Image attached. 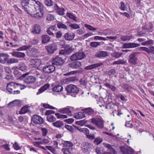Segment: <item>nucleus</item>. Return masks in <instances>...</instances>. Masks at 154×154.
<instances>
[{
    "mask_svg": "<svg viewBox=\"0 0 154 154\" xmlns=\"http://www.w3.org/2000/svg\"><path fill=\"white\" fill-rule=\"evenodd\" d=\"M57 26L59 29L62 28L64 29H67V26L65 24L62 23L61 22H59L57 24Z\"/></svg>",
    "mask_w": 154,
    "mask_h": 154,
    "instance_id": "nucleus-43",
    "label": "nucleus"
},
{
    "mask_svg": "<svg viewBox=\"0 0 154 154\" xmlns=\"http://www.w3.org/2000/svg\"><path fill=\"white\" fill-rule=\"evenodd\" d=\"M63 36L66 40L72 41L74 39L75 35L73 33L68 32L66 33Z\"/></svg>",
    "mask_w": 154,
    "mask_h": 154,
    "instance_id": "nucleus-13",
    "label": "nucleus"
},
{
    "mask_svg": "<svg viewBox=\"0 0 154 154\" xmlns=\"http://www.w3.org/2000/svg\"><path fill=\"white\" fill-rule=\"evenodd\" d=\"M21 106V103L20 101L19 100H15L12 101L8 104V106L10 107L16 106L20 107Z\"/></svg>",
    "mask_w": 154,
    "mask_h": 154,
    "instance_id": "nucleus-15",
    "label": "nucleus"
},
{
    "mask_svg": "<svg viewBox=\"0 0 154 154\" xmlns=\"http://www.w3.org/2000/svg\"><path fill=\"white\" fill-rule=\"evenodd\" d=\"M62 144L63 145V147H72L73 146V143L69 141H64Z\"/></svg>",
    "mask_w": 154,
    "mask_h": 154,
    "instance_id": "nucleus-34",
    "label": "nucleus"
},
{
    "mask_svg": "<svg viewBox=\"0 0 154 154\" xmlns=\"http://www.w3.org/2000/svg\"><path fill=\"white\" fill-rule=\"evenodd\" d=\"M30 7L29 9L28 10L27 12V13L29 14L30 15L32 14L35 12V11L37 10V8H39L38 7H36V5L34 4L30 6Z\"/></svg>",
    "mask_w": 154,
    "mask_h": 154,
    "instance_id": "nucleus-18",
    "label": "nucleus"
},
{
    "mask_svg": "<svg viewBox=\"0 0 154 154\" xmlns=\"http://www.w3.org/2000/svg\"><path fill=\"white\" fill-rule=\"evenodd\" d=\"M30 64L32 67H36L39 66L41 63V60L38 59H34L29 60Z\"/></svg>",
    "mask_w": 154,
    "mask_h": 154,
    "instance_id": "nucleus-11",
    "label": "nucleus"
},
{
    "mask_svg": "<svg viewBox=\"0 0 154 154\" xmlns=\"http://www.w3.org/2000/svg\"><path fill=\"white\" fill-rule=\"evenodd\" d=\"M12 55L14 57L18 58H23L25 56V54L24 53L21 52H13Z\"/></svg>",
    "mask_w": 154,
    "mask_h": 154,
    "instance_id": "nucleus-27",
    "label": "nucleus"
},
{
    "mask_svg": "<svg viewBox=\"0 0 154 154\" xmlns=\"http://www.w3.org/2000/svg\"><path fill=\"white\" fill-rule=\"evenodd\" d=\"M131 38V36L128 35L122 36L121 37V40L123 41L129 40Z\"/></svg>",
    "mask_w": 154,
    "mask_h": 154,
    "instance_id": "nucleus-44",
    "label": "nucleus"
},
{
    "mask_svg": "<svg viewBox=\"0 0 154 154\" xmlns=\"http://www.w3.org/2000/svg\"><path fill=\"white\" fill-rule=\"evenodd\" d=\"M85 27L90 31H94L97 29V28H95L89 25L86 24L85 25Z\"/></svg>",
    "mask_w": 154,
    "mask_h": 154,
    "instance_id": "nucleus-52",
    "label": "nucleus"
},
{
    "mask_svg": "<svg viewBox=\"0 0 154 154\" xmlns=\"http://www.w3.org/2000/svg\"><path fill=\"white\" fill-rule=\"evenodd\" d=\"M47 119L48 121L50 122H53L56 120V118L52 115L48 116L47 117Z\"/></svg>",
    "mask_w": 154,
    "mask_h": 154,
    "instance_id": "nucleus-40",
    "label": "nucleus"
},
{
    "mask_svg": "<svg viewBox=\"0 0 154 154\" xmlns=\"http://www.w3.org/2000/svg\"><path fill=\"white\" fill-rule=\"evenodd\" d=\"M153 27V25L151 23H149L147 24H146L143 27L144 29L146 30H149L152 29Z\"/></svg>",
    "mask_w": 154,
    "mask_h": 154,
    "instance_id": "nucleus-41",
    "label": "nucleus"
},
{
    "mask_svg": "<svg viewBox=\"0 0 154 154\" xmlns=\"http://www.w3.org/2000/svg\"><path fill=\"white\" fill-rule=\"evenodd\" d=\"M93 147L92 144L87 142H83L81 145L82 151L83 153L86 154H89L90 152L91 149Z\"/></svg>",
    "mask_w": 154,
    "mask_h": 154,
    "instance_id": "nucleus-2",
    "label": "nucleus"
},
{
    "mask_svg": "<svg viewBox=\"0 0 154 154\" xmlns=\"http://www.w3.org/2000/svg\"><path fill=\"white\" fill-rule=\"evenodd\" d=\"M140 46V45L134 43H130L124 44L123 47L124 48H134Z\"/></svg>",
    "mask_w": 154,
    "mask_h": 154,
    "instance_id": "nucleus-19",
    "label": "nucleus"
},
{
    "mask_svg": "<svg viewBox=\"0 0 154 154\" xmlns=\"http://www.w3.org/2000/svg\"><path fill=\"white\" fill-rule=\"evenodd\" d=\"M104 146L106 148H108L109 150L113 154H116V152L115 150L114 149L112 145L111 146L109 144L106 143H103Z\"/></svg>",
    "mask_w": 154,
    "mask_h": 154,
    "instance_id": "nucleus-23",
    "label": "nucleus"
},
{
    "mask_svg": "<svg viewBox=\"0 0 154 154\" xmlns=\"http://www.w3.org/2000/svg\"><path fill=\"white\" fill-rule=\"evenodd\" d=\"M29 111L28 108L25 106L21 108V110L19 111V113L20 114H24L28 112Z\"/></svg>",
    "mask_w": 154,
    "mask_h": 154,
    "instance_id": "nucleus-38",
    "label": "nucleus"
},
{
    "mask_svg": "<svg viewBox=\"0 0 154 154\" xmlns=\"http://www.w3.org/2000/svg\"><path fill=\"white\" fill-rule=\"evenodd\" d=\"M95 56L97 57H105L108 56V53L104 51H100L95 54Z\"/></svg>",
    "mask_w": 154,
    "mask_h": 154,
    "instance_id": "nucleus-22",
    "label": "nucleus"
},
{
    "mask_svg": "<svg viewBox=\"0 0 154 154\" xmlns=\"http://www.w3.org/2000/svg\"><path fill=\"white\" fill-rule=\"evenodd\" d=\"M8 55L6 54H0V63H5L6 62L7 63V60H8Z\"/></svg>",
    "mask_w": 154,
    "mask_h": 154,
    "instance_id": "nucleus-17",
    "label": "nucleus"
},
{
    "mask_svg": "<svg viewBox=\"0 0 154 154\" xmlns=\"http://www.w3.org/2000/svg\"><path fill=\"white\" fill-rule=\"evenodd\" d=\"M46 19L49 21H52L54 20V17L53 15L50 14H48L47 15Z\"/></svg>",
    "mask_w": 154,
    "mask_h": 154,
    "instance_id": "nucleus-53",
    "label": "nucleus"
},
{
    "mask_svg": "<svg viewBox=\"0 0 154 154\" xmlns=\"http://www.w3.org/2000/svg\"><path fill=\"white\" fill-rule=\"evenodd\" d=\"M116 71L115 69H112L110 70L107 71L106 72V74L109 76H111L114 75L116 74Z\"/></svg>",
    "mask_w": 154,
    "mask_h": 154,
    "instance_id": "nucleus-47",
    "label": "nucleus"
},
{
    "mask_svg": "<svg viewBox=\"0 0 154 154\" xmlns=\"http://www.w3.org/2000/svg\"><path fill=\"white\" fill-rule=\"evenodd\" d=\"M61 150L64 154L71 153L69 150L68 148H63L61 149Z\"/></svg>",
    "mask_w": 154,
    "mask_h": 154,
    "instance_id": "nucleus-56",
    "label": "nucleus"
},
{
    "mask_svg": "<svg viewBox=\"0 0 154 154\" xmlns=\"http://www.w3.org/2000/svg\"><path fill=\"white\" fill-rule=\"evenodd\" d=\"M80 131L85 133L86 136L87 135H88L89 133V130L86 128H82V129H80Z\"/></svg>",
    "mask_w": 154,
    "mask_h": 154,
    "instance_id": "nucleus-57",
    "label": "nucleus"
},
{
    "mask_svg": "<svg viewBox=\"0 0 154 154\" xmlns=\"http://www.w3.org/2000/svg\"><path fill=\"white\" fill-rule=\"evenodd\" d=\"M66 15L70 18L73 20L75 21H77V20H76V17L71 13H67Z\"/></svg>",
    "mask_w": 154,
    "mask_h": 154,
    "instance_id": "nucleus-55",
    "label": "nucleus"
},
{
    "mask_svg": "<svg viewBox=\"0 0 154 154\" xmlns=\"http://www.w3.org/2000/svg\"><path fill=\"white\" fill-rule=\"evenodd\" d=\"M50 86L49 84H46L40 88L37 93V94L38 95L46 90Z\"/></svg>",
    "mask_w": 154,
    "mask_h": 154,
    "instance_id": "nucleus-25",
    "label": "nucleus"
},
{
    "mask_svg": "<svg viewBox=\"0 0 154 154\" xmlns=\"http://www.w3.org/2000/svg\"><path fill=\"white\" fill-rule=\"evenodd\" d=\"M32 15L34 17L38 18L42 17L43 16V14L40 11H39V12H37L35 14H32Z\"/></svg>",
    "mask_w": 154,
    "mask_h": 154,
    "instance_id": "nucleus-39",
    "label": "nucleus"
},
{
    "mask_svg": "<svg viewBox=\"0 0 154 154\" xmlns=\"http://www.w3.org/2000/svg\"><path fill=\"white\" fill-rule=\"evenodd\" d=\"M43 144L42 140L38 142H35L33 143V145L37 147L41 146L40 144Z\"/></svg>",
    "mask_w": 154,
    "mask_h": 154,
    "instance_id": "nucleus-63",
    "label": "nucleus"
},
{
    "mask_svg": "<svg viewBox=\"0 0 154 154\" xmlns=\"http://www.w3.org/2000/svg\"><path fill=\"white\" fill-rule=\"evenodd\" d=\"M42 42L45 44L49 42L50 39V38L47 35H43L42 36Z\"/></svg>",
    "mask_w": 154,
    "mask_h": 154,
    "instance_id": "nucleus-30",
    "label": "nucleus"
},
{
    "mask_svg": "<svg viewBox=\"0 0 154 154\" xmlns=\"http://www.w3.org/2000/svg\"><path fill=\"white\" fill-rule=\"evenodd\" d=\"M84 112L88 115H91L94 113V109L91 108H88L84 109Z\"/></svg>",
    "mask_w": 154,
    "mask_h": 154,
    "instance_id": "nucleus-32",
    "label": "nucleus"
},
{
    "mask_svg": "<svg viewBox=\"0 0 154 154\" xmlns=\"http://www.w3.org/2000/svg\"><path fill=\"white\" fill-rule=\"evenodd\" d=\"M36 81L35 78L32 76L26 77L24 80V82L27 84H30L35 82Z\"/></svg>",
    "mask_w": 154,
    "mask_h": 154,
    "instance_id": "nucleus-16",
    "label": "nucleus"
},
{
    "mask_svg": "<svg viewBox=\"0 0 154 154\" xmlns=\"http://www.w3.org/2000/svg\"><path fill=\"white\" fill-rule=\"evenodd\" d=\"M41 31L40 26L38 24H35L34 25L33 29L32 32V33L36 34H39Z\"/></svg>",
    "mask_w": 154,
    "mask_h": 154,
    "instance_id": "nucleus-26",
    "label": "nucleus"
},
{
    "mask_svg": "<svg viewBox=\"0 0 154 154\" xmlns=\"http://www.w3.org/2000/svg\"><path fill=\"white\" fill-rule=\"evenodd\" d=\"M75 117L77 119H82L85 117L84 112H79L75 114Z\"/></svg>",
    "mask_w": 154,
    "mask_h": 154,
    "instance_id": "nucleus-28",
    "label": "nucleus"
},
{
    "mask_svg": "<svg viewBox=\"0 0 154 154\" xmlns=\"http://www.w3.org/2000/svg\"><path fill=\"white\" fill-rule=\"evenodd\" d=\"M65 127L66 128L67 130L71 132L73 131L74 129L71 126L66 125H65Z\"/></svg>",
    "mask_w": 154,
    "mask_h": 154,
    "instance_id": "nucleus-64",
    "label": "nucleus"
},
{
    "mask_svg": "<svg viewBox=\"0 0 154 154\" xmlns=\"http://www.w3.org/2000/svg\"><path fill=\"white\" fill-rule=\"evenodd\" d=\"M15 89H20L22 90L25 89L26 86L24 85L20 84L19 83L15 82Z\"/></svg>",
    "mask_w": 154,
    "mask_h": 154,
    "instance_id": "nucleus-31",
    "label": "nucleus"
},
{
    "mask_svg": "<svg viewBox=\"0 0 154 154\" xmlns=\"http://www.w3.org/2000/svg\"><path fill=\"white\" fill-rule=\"evenodd\" d=\"M54 9L56 12L59 15H63L64 14L65 10L63 8H60L57 5H56L54 7Z\"/></svg>",
    "mask_w": 154,
    "mask_h": 154,
    "instance_id": "nucleus-20",
    "label": "nucleus"
},
{
    "mask_svg": "<svg viewBox=\"0 0 154 154\" xmlns=\"http://www.w3.org/2000/svg\"><path fill=\"white\" fill-rule=\"evenodd\" d=\"M67 92L69 93H78L79 89L76 86L73 85H69L66 88Z\"/></svg>",
    "mask_w": 154,
    "mask_h": 154,
    "instance_id": "nucleus-9",
    "label": "nucleus"
},
{
    "mask_svg": "<svg viewBox=\"0 0 154 154\" xmlns=\"http://www.w3.org/2000/svg\"><path fill=\"white\" fill-rule=\"evenodd\" d=\"M104 85L109 88H110L112 91H115L116 90V88L112 85L109 84L108 83H106L104 84Z\"/></svg>",
    "mask_w": 154,
    "mask_h": 154,
    "instance_id": "nucleus-49",
    "label": "nucleus"
},
{
    "mask_svg": "<svg viewBox=\"0 0 154 154\" xmlns=\"http://www.w3.org/2000/svg\"><path fill=\"white\" fill-rule=\"evenodd\" d=\"M103 64L102 63H95L85 67V69L86 70L91 69L99 67Z\"/></svg>",
    "mask_w": 154,
    "mask_h": 154,
    "instance_id": "nucleus-24",
    "label": "nucleus"
},
{
    "mask_svg": "<svg viewBox=\"0 0 154 154\" xmlns=\"http://www.w3.org/2000/svg\"><path fill=\"white\" fill-rule=\"evenodd\" d=\"M59 112L61 113H66L70 116L72 115L71 111L70 110V109L68 108L60 109Z\"/></svg>",
    "mask_w": 154,
    "mask_h": 154,
    "instance_id": "nucleus-21",
    "label": "nucleus"
},
{
    "mask_svg": "<svg viewBox=\"0 0 154 154\" xmlns=\"http://www.w3.org/2000/svg\"><path fill=\"white\" fill-rule=\"evenodd\" d=\"M103 141V139L99 137H97L96 138L94 141V143L96 144L97 145L100 144Z\"/></svg>",
    "mask_w": 154,
    "mask_h": 154,
    "instance_id": "nucleus-45",
    "label": "nucleus"
},
{
    "mask_svg": "<svg viewBox=\"0 0 154 154\" xmlns=\"http://www.w3.org/2000/svg\"><path fill=\"white\" fill-rule=\"evenodd\" d=\"M45 147L52 153L54 154H56V150L52 146H46Z\"/></svg>",
    "mask_w": 154,
    "mask_h": 154,
    "instance_id": "nucleus-42",
    "label": "nucleus"
},
{
    "mask_svg": "<svg viewBox=\"0 0 154 154\" xmlns=\"http://www.w3.org/2000/svg\"><path fill=\"white\" fill-rule=\"evenodd\" d=\"M55 69V67L53 65H46L43 67L42 70L45 73L50 74L54 72Z\"/></svg>",
    "mask_w": 154,
    "mask_h": 154,
    "instance_id": "nucleus-8",
    "label": "nucleus"
},
{
    "mask_svg": "<svg viewBox=\"0 0 154 154\" xmlns=\"http://www.w3.org/2000/svg\"><path fill=\"white\" fill-rule=\"evenodd\" d=\"M46 49L48 53L52 54L57 49V45L55 43H52L45 46Z\"/></svg>",
    "mask_w": 154,
    "mask_h": 154,
    "instance_id": "nucleus-7",
    "label": "nucleus"
},
{
    "mask_svg": "<svg viewBox=\"0 0 154 154\" xmlns=\"http://www.w3.org/2000/svg\"><path fill=\"white\" fill-rule=\"evenodd\" d=\"M120 149L122 154H135L134 150L128 146H122Z\"/></svg>",
    "mask_w": 154,
    "mask_h": 154,
    "instance_id": "nucleus-5",
    "label": "nucleus"
},
{
    "mask_svg": "<svg viewBox=\"0 0 154 154\" xmlns=\"http://www.w3.org/2000/svg\"><path fill=\"white\" fill-rule=\"evenodd\" d=\"M32 120L33 123L39 125L42 124L44 122L43 119L41 116L36 115L32 116Z\"/></svg>",
    "mask_w": 154,
    "mask_h": 154,
    "instance_id": "nucleus-6",
    "label": "nucleus"
},
{
    "mask_svg": "<svg viewBox=\"0 0 154 154\" xmlns=\"http://www.w3.org/2000/svg\"><path fill=\"white\" fill-rule=\"evenodd\" d=\"M62 86L60 85H55L52 88V90L55 92H58L62 91L63 90Z\"/></svg>",
    "mask_w": 154,
    "mask_h": 154,
    "instance_id": "nucleus-29",
    "label": "nucleus"
},
{
    "mask_svg": "<svg viewBox=\"0 0 154 154\" xmlns=\"http://www.w3.org/2000/svg\"><path fill=\"white\" fill-rule=\"evenodd\" d=\"M69 26L71 28L74 29H76L80 28V26H79L76 24H69Z\"/></svg>",
    "mask_w": 154,
    "mask_h": 154,
    "instance_id": "nucleus-60",
    "label": "nucleus"
},
{
    "mask_svg": "<svg viewBox=\"0 0 154 154\" xmlns=\"http://www.w3.org/2000/svg\"><path fill=\"white\" fill-rule=\"evenodd\" d=\"M122 54V53L115 52L112 54V56L113 57L117 58L121 57Z\"/></svg>",
    "mask_w": 154,
    "mask_h": 154,
    "instance_id": "nucleus-46",
    "label": "nucleus"
},
{
    "mask_svg": "<svg viewBox=\"0 0 154 154\" xmlns=\"http://www.w3.org/2000/svg\"><path fill=\"white\" fill-rule=\"evenodd\" d=\"M78 80L77 77H72L67 78L66 79V81L67 82H77Z\"/></svg>",
    "mask_w": 154,
    "mask_h": 154,
    "instance_id": "nucleus-37",
    "label": "nucleus"
},
{
    "mask_svg": "<svg viewBox=\"0 0 154 154\" xmlns=\"http://www.w3.org/2000/svg\"><path fill=\"white\" fill-rule=\"evenodd\" d=\"M137 54L136 52H133L129 55L128 61L130 63L133 65H135L137 63V58L136 56Z\"/></svg>",
    "mask_w": 154,
    "mask_h": 154,
    "instance_id": "nucleus-10",
    "label": "nucleus"
},
{
    "mask_svg": "<svg viewBox=\"0 0 154 154\" xmlns=\"http://www.w3.org/2000/svg\"><path fill=\"white\" fill-rule=\"evenodd\" d=\"M139 50H142L147 52L149 54L150 53L149 48H148L145 47H140Z\"/></svg>",
    "mask_w": 154,
    "mask_h": 154,
    "instance_id": "nucleus-54",
    "label": "nucleus"
},
{
    "mask_svg": "<svg viewBox=\"0 0 154 154\" xmlns=\"http://www.w3.org/2000/svg\"><path fill=\"white\" fill-rule=\"evenodd\" d=\"M64 62V60L62 58L57 56L54 59L52 64L53 65H60L63 64Z\"/></svg>",
    "mask_w": 154,
    "mask_h": 154,
    "instance_id": "nucleus-12",
    "label": "nucleus"
},
{
    "mask_svg": "<svg viewBox=\"0 0 154 154\" xmlns=\"http://www.w3.org/2000/svg\"><path fill=\"white\" fill-rule=\"evenodd\" d=\"M53 2L51 0H45V4L48 6H51L52 5Z\"/></svg>",
    "mask_w": 154,
    "mask_h": 154,
    "instance_id": "nucleus-62",
    "label": "nucleus"
},
{
    "mask_svg": "<svg viewBox=\"0 0 154 154\" xmlns=\"http://www.w3.org/2000/svg\"><path fill=\"white\" fill-rule=\"evenodd\" d=\"M91 122L100 128L102 129L103 128L104 121L101 118L97 117L93 118L91 119Z\"/></svg>",
    "mask_w": 154,
    "mask_h": 154,
    "instance_id": "nucleus-3",
    "label": "nucleus"
},
{
    "mask_svg": "<svg viewBox=\"0 0 154 154\" xmlns=\"http://www.w3.org/2000/svg\"><path fill=\"white\" fill-rule=\"evenodd\" d=\"M55 115L57 119L62 118L64 119L67 118V116L66 115H62L58 113H55Z\"/></svg>",
    "mask_w": 154,
    "mask_h": 154,
    "instance_id": "nucleus-50",
    "label": "nucleus"
},
{
    "mask_svg": "<svg viewBox=\"0 0 154 154\" xmlns=\"http://www.w3.org/2000/svg\"><path fill=\"white\" fill-rule=\"evenodd\" d=\"M30 1H32V2H35L36 5H37L38 6H36V7H38L39 8H37V10L38 9L39 10L40 9H41V7H42V5L38 1V2H36L34 0H29V1L30 2Z\"/></svg>",
    "mask_w": 154,
    "mask_h": 154,
    "instance_id": "nucleus-58",
    "label": "nucleus"
},
{
    "mask_svg": "<svg viewBox=\"0 0 154 154\" xmlns=\"http://www.w3.org/2000/svg\"><path fill=\"white\" fill-rule=\"evenodd\" d=\"M96 152L97 154H105L106 153L104 149L102 147L97 148Z\"/></svg>",
    "mask_w": 154,
    "mask_h": 154,
    "instance_id": "nucleus-35",
    "label": "nucleus"
},
{
    "mask_svg": "<svg viewBox=\"0 0 154 154\" xmlns=\"http://www.w3.org/2000/svg\"><path fill=\"white\" fill-rule=\"evenodd\" d=\"M7 90L10 94H17L20 93V91L15 90V82H11L7 84Z\"/></svg>",
    "mask_w": 154,
    "mask_h": 154,
    "instance_id": "nucleus-1",
    "label": "nucleus"
},
{
    "mask_svg": "<svg viewBox=\"0 0 154 154\" xmlns=\"http://www.w3.org/2000/svg\"><path fill=\"white\" fill-rule=\"evenodd\" d=\"M94 39L96 40H98L103 41H106L107 40L106 38L97 36H94Z\"/></svg>",
    "mask_w": 154,
    "mask_h": 154,
    "instance_id": "nucleus-61",
    "label": "nucleus"
},
{
    "mask_svg": "<svg viewBox=\"0 0 154 154\" xmlns=\"http://www.w3.org/2000/svg\"><path fill=\"white\" fill-rule=\"evenodd\" d=\"M18 62V60L17 59L12 58L7 60V64H10L13 63H17Z\"/></svg>",
    "mask_w": 154,
    "mask_h": 154,
    "instance_id": "nucleus-36",
    "label": "nucleus"
},
{
    "mask_svg": "<svg viewBox=\"0 0 154 154\" xmlns=\"http://www.w3.org/2000/svg\"><path fill=\"white\" fill-rule=\"evenodd\" d=\"M100 44L99 42H91L90 43V45L93 48H96L98 46L100 45Z\"/></svg>",
    "mask_w": 154,
    "mask_h": 154,
    "instance_id": "nucleus-48",
    "label": "nucleus"
},
{
    "mask_svg": "<svg viewBox=\"0 0 154 154\" xmlns=\"http://www.w3.org/2000/svg\"><path fill=\"white\" fill-rule=\"evenodd\" d=\"M53 126L56 128H60L63 126V123L60 121H57L52 124Z\"/></svg>",
    "mask_w": 154,
    "mask_h": 154,
    "instance_id": "nucleus-33",
    "label": "nucleus"
},
{
    "mask_svg": "<svg viewBox=\"0 0 154 154\" xmlns=\"http://www.w3.org/2000/svg\"><path fill=\"white\" fill-rule=\"evenodd\" d=\"M30 47V46H26L24 45L19 48L17 49L18 51H23V50H26L27 49H29Z\"/></svg>",
    "mask_w": 154,
    "mask_h": 154,
    "instance_id": "nucleus-51",
    "label": "nucleus"
},
{
    "mask_svg": "<svg viewBox=\"0 0 154 154\" xmlns=\"http://www.w3.org/2000/svg\"><path fill=\"white\" fill-rule=\"evenodd\" d=\"M68 66L72 69H77L82 66L80 62L77 61L68 64Z\"/></svg>",
    "mask_w": 154,
    "mask_h": 154,
    "instance_id": "nucleus-14",
    "label": "nucleus"
},
{
    "mask_svg": "<svg viewBox=\"0 0 154 154\" xmlns=\"http://www.w3.org/2000/svg\"><path fill=\"white\" fill-rule=\"evenodd\" d=\"M19 68L20 70L23 71L26 69V66L24 63H21L19 64Z\"/></svg>",
    "mask_w": 154,
    "mask_h": 154,
    "instance_id": "nucleus-59",
    "label": "nucleus"
},
{
    "mask_svg": "<svg viewBox=\"0 0 154 154\" xmlns=\"http://www.w3.org/2000/svg\"><path fill=\"white\" fill-rule=\"evenodd\" d=\"M85 57V54L82 52H76L73 54L70 57L71 60L72 61L81 60Z\"/></svg>",
    "mask_w": 154,
    "mask_h": 154,
    "instance_id": "nucleus-4",
    "label": "nucleus"
}]
</instances>
